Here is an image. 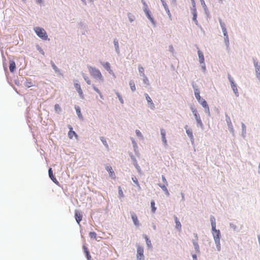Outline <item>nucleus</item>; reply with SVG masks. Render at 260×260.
I'll use <instances>...</instances> for the list:
<instances>
[{"label":"nucleus","mask_w":260,"mask_h":260,"mask_svg":"<svg viewBox=\"0 0 260 260\" xmlns=\"http://www.w3.org/2000/svg\"><path fill=\"white\" fill-rule=\"evenodd\" d=\"M146 14L148 17V18L152 22H154L153 18L151 17L149 12L148 10L145 11Z\"/></svg>","instance_id":"obj_30"},{"label":"nucleus","mask_w":260,"mask_h":260,"mask_svg":"<svg viewBox=\"0 0 260 260\" xmlns=\"http://www.w3.org/2000/svg\"><path fill=\"white\" fill-rule=\"evenodd\" d=\"M68 127L70 129V131L68 133V136L70 139H72L74 136H75L76 137H77V135L76 133L73 131V128L71 125H68Z\"/></svg>","instance_id":"obj_11"},{"label":"nucleus","mask_w":260,"mask_h":260,"mask_svg":"<svg viewBox=\"0 0 260 260\" xmlns=\"http://www.w3.org/2000/svg\"><path fill=\"white\" fill-rule=\"evenodd\" d=\"M90 74L95 78H98L101 81H103V77L100 70L95 68L91 66L88 67Z\"/></svg>","instance_id":"obj_1"},{"label":"nucleus","mask_w":260,"mask_h":260,"mask_svg":"<svg viewBox=\"0 0 260 260\" xmlns=\"http://www.w3.org/2000/svg\"><path fill=\"white\" fill-rule=\"evenodd\" d=\"M48 173H49V177L51 178V179L56 184H58V181L57 180V179L55 178V177L54 176L53 174V172H52V169L51 168H50L49 169V171H48Z\"/></svg>","instance_id":"obj_12"},{"label":"nucleus","mask_w":260,"mask_h":260,"mask_svg":"<svg viewBox=\"0 0 260 260\" xmlns=\"http://www.w3.org/2000/svg\"><path fill=\"white\" fill-rule=\"evenodd\" d=\"M161 178H162V181L164 182V184H168L166 178L165 177V176L164 175H162Z\"/></svg>","instance_id":"obj_44"},{"label":"nucleus","mask_w":260,"mask_h":260,"mask_svg":"<svg viewBox=\"0 0 260 260\" xmlns=\"http://www.w3.org/2000/svg\"><path fill=\"white\" fill-rule=\"evenodd\" d=\"M54 109L56 112L60 111V107L58 104H55L54 106Z\"/></svg>","instance_id":"obj_38"},{"label":"nucleus","mask_w":260,"mask_h":260,"mask_svg":"<svg viewBox=\"0 0 260 260\" xmlns=\"http://www.w3.org/2000/svg\"><path fill=\"white\" fill-rule=\"evenodd\" d=\"M137 257L138 259H141L144 258V249L142 246H137Z\"/></svg>","instance_id":"obj_5"},{"label":"nucleus","mask_w":260,"mask_h":260,"mask_svg":"<svg viewBox=\"0 0 260 260\" xmlns=\"http://www.w3.org/2000/svg\"><path fill=\"white\" fill-rule=\"evenodd\" d=\"M132 180L139 187H140L139 182L136 177H133Z\"/></svg>","instance_id":"obj_40"},{"label":"nucleus","mask_w":260,"mask_h":260,"mask_svg":"<svg viewBox=\"0 0 260 260\" xmlns=\"http://www.w3.org/2000/svg\"><path fill=\"white\" fill-rule=\"evenodd\" d=\"M254 64L256 72L260 75V66L258 64L257 62H254Z\"/></svg>","instance_id":"obj_24"},{"label":"nucleus","mask_w":260,"mask_h":260,"mask_svg":"<svg viewBox=\"0 0 260 260\" xmlns=\"http://www.w3.org/2000/svg\"><path fill=\"white\" fill-rule=\"evenodd\" d=\"M118 194L120 197H123L124 196L122 190L120 186L118 187Z\"/></svg>","instance_id":"obj_32"},{"label":"nucleus","mask_w":260,"mask_h":260,"mask_svg":"<svg viewBox=\"0 0 260 260\" xmlns=\"http://www.w3.org/2000/svg\"><path fill=\"white\" fill-rule=\"evenodd\" d=\"M168 184H164L163 185H159V186L162 188V189L165 191L166 194H167L168 196L169 195V192L166 187V186Z\"/></svg>","instance_id":"obj_23"},{"label":"nucleus","mask_w":260,"mask_h":260,"mask_svg":"<svg viewBox=\"0 0 260 260\" xmlns=\"http://www.w3.org/2000/svg\"><path fill=\"white\" fill-rule=\"evenodd\" d=\"M175 220L176 223V228L180 230L181 228V224L176 216H175Z\"/></svg>","instance_id":"obj_21"},{"label":"nucleus","mask_w":260,"mask_h":260,"mask_svg":"<svg viewBox=\"0 0 260 260\" xmlns=\"http://www.w3.org/2000/svg\"><path fill=\"white\" fill-rule=\"evenodd\" d=\"M74 86L76 90L79 93L80 97L83 98V94L80 85L78 83H75Z\"/></svg>","instance_id":"obj_10"},{"label":"nucleus","mask_w":260,"mask_h":260,"mask_svg":"<svg viewBox=\"0 0 260 260\" xmlns=\"http://www.w3.org/2000/svg\"><path fill=\"white\" fill-rule=\"evenodd\" d=\"M83 248L84 252H85V253L86 254L87 259L88 260H90L91 259V256L90 255L89 252L87 248L85 245H83Z\"/></svg>","instance_id":"obj_17"},{"label":"nucleus","mask_w":260,"mask_h":260,"mask_svg":"<svg viewBox=\"0 0 260 260\" xmlns=\"http://www.w3.org/2000/svg\"><path fill=\"white\" fill-rule=\"evenodd\" d=\"M136 133L138 136H140V137L142 136L141 133L139 130H136Z\"/></svg>","instance_id":"obj_46"},{"label":"nucleus","mask_w":260,"mask_h":260,"mask_svg":"<svg viewBox=\"0 0 260 260\" xmlns=\"http://www.w3.org/2000/svg\"><path fill=\"white\" fill-rule=\"evenodd\" d=\"M193 258L194 259H197V256H196V255H193Z\"/></svg>","instance_id":"obj_54"},{"label":"nucleus","mask_w":260,"mask_h":260,"mask_svg":"<svg viewBox=\"0 0 260 260\" xmlns=\"http://www.w3.org/2000/svg\"><path fill=\"white\" fill-rule=\"evenodd\" d=\"M104 138L103 137H102V138H101V140H102V141L103 142V144H104L105 146H106L107 147H108V145H107V144L106 141L105 140H104Z\"/></svg>","instance_id":"obj_45"},{"label":"nucleus","mask_w":260,"mask_h":260,"mask_svg":"<svg viewBox=\"0 0 260 260\" xmlns=\"http://www.w3.org/2000/svg\"><path fill=\"white\" fill-rule=\"evenodd\" d=\"M212 230V234L214 237V239L217 246L220 248V231L215 228V230Z\"/></svg>","instance_id":"obj_3"},{"label":"nucleus","mask_w":260,"mask_h":260,"mask_svg":"<svg viewBox=\"0 0 260 260\" xmlns=\"http://www.w3.org/2000/svg\"><path fill=\"white\" fill-rule=\"evenodd\" d=\"M38 2L41 3L42 2V0H37Z\"/></svg>","instance_id":"obj_56"},{"label":"nucleus","mask_w":260,"mask_h":260,"mask_svg":"<svg viewBox=\"0 0 260 260\" xmlns=\"http://www.w3.org/2000/svg\"><path fill=\"white\" fill-rule=\"evenodd\" d=\"M128 17L129 20V21L132 22H133L135 19V16L132 14L131 13L128 14Z\"/></svg>","instance_id":"obj_31"},{"label":"nucleus","mask_w":260,"mask_h":260,"mask_svg":"<svg viewBox=\"0 0 260 260\" xmlns=\"http://www.w3.org/2000/svg\"><path fill=\"white\" fill-rule=\"evenodd\" d=\"M52 66L54 69H55L56 68V67L55 66L54 63H52Z\"/></svg>","instance_id":"obj_52"},{"label":"nucleus","mask_w":260,"mask_h":260,"mask_svg":"<svg viewBox=\"0 0 260 260\" xmlns=\"http://www.w3.org/2000/svg\"><path fill=\"white\" fill-rule=\"evenodd\" d=\"M25 86L28 88L33 86V84L30 81H26L25 83Z\"/></svg>","instance_id":"obj_34"},{"label":"nucleus","mask_w":260,"mask_h":260,"mask_svg":"<svg viewBox=\"0 0 260 260\" xmlns=\"http://www.w3.org/2000/svg\"><path fill=\"white\" fill-rule=\"evenodd\" d=\"M194 247H195V248L196 249H198L199 248V246H198V244H197V243H194Z\"/></svg>","instance_id":"obj_49"},{"label":"nucleus","mask_w":260,"mask_h":260,"mask_svg":"<svg viewBox=\"0 0 260 260\" xmlns=\"http://www.w3.org/2000/svg\"><path fill=\"white\" fill-rule=\"evenodd\" d=\"M192 113L195 117V118L197 121V123L201 126H203V123L200 118L199 114L198 113L197 110L194 109L192 110Z\"/></svg>","instance_id":"obj_6"},{"label":"nucleus","mask_w":260,"mask_h":260,"mask_svg":"<svg viewBox=\"0 0 260 260\" xmlns=\"http://www.w3.org/2000/svg\"><path fill=\"white\" fill-rule=\"evenodd\" d=\"M193 20L194 21H196L197 20V14H196V12H194L193 17Z\"/></svg>","instance_id":"obj_48"},{"label":"nucleus","mask_w":260,"mask_h":260,"mask_svg":"<svg viewBox=\"0 0 260 260\" xmlns=\"http://www.w3.org/2000/svg\"><path fill=\"white\" fill-rule=\"evenodd\" d=\"M194 95L197 99V100L199 102H200V101L202 99H201V97L200 95V91L198 89H196L194 90Z\"/></svg>","instance_id":"obj_20"},{"label":"nucleus","mask_w":260,"mask_h":260,"mask_svg":"<svg viewBox=\"0 0 260 260\" xmlns=\"http://www.w3.org/2000/svg\"><path fill=\"white\" fill-rule=\"evenodd\" d=\"M129 86H130L131 90L133 91H134L136 90L135 84V83H134V82L133 81L131 80V81H129Z\"/></svg>","instance_id":"obj_27"},{"label":"nucleus","mask_w":260,"mask_h":260,"mask_svg":"<svg viewBox=\"0 0 260 260\" xmlns=\"http://www.w3.org/2000/svg\"><path fill=\"white\" fill-rule=\"evenodd\" d=\"M201 3H202V5H205V3L204 2V0H200Z\"/></svg>","instance_id":"obj_50"},{"label":"nucleus","mask_w":260,"mask_h":260,"mask_svg":"<svg viewBox=\"0 0 260 260\" xmlns=\"http://www.w3.org/2000/svg\"><path fill=\"white\" fill-rule=\"evenodd\" d=\"M34 30L40 38L44 40H48V35L44 29L40 27H36L34 28Z\"/></svg>","instance_id":"obj_2"},{"label":"nucleus","mask_w":260,"mask_h":260,"mask_svg":"<svg viewBox=\"0 0 260 260\" xmlns=\"http://www.w3.org/2000/svg\"><path fill=\"white\" fill-rule=\"evenodd\" d=\"M161 135L162 137H166V132L163 129H161L160 131Z\"/></svg>","instance_id":"obj_43"},{"label":"nucleus","mask_w":260,"mask_h":260,"mask_svg":"<svg viewBox=\"0 0 260 260\" xmlns=\"http://www.w3.org/2000/svg\"><path fill=\"white\" fill-rule=\"evenodd\" d=\"M139 71L140 73L141 76L144 77V75H145L144 74V69L142 67H139Z\"/></svg>","instance_id":"obj_29"},{"label":"nucleus","mask_w":260,"mask_h":260,"mask_svg":"<svg viewBox=\"0 0 260 260\" xmlns=\"http://www.w3.org/2000/svg\"><path fill=\"white\" fill-rule=\"evenodd\" d=\"M258 169H259V172L260 173V162L258 166Z\"/></svg>","instance_id":"obj_55"},{"label":"nucleus","mask_w":260,"mask_h":260,"mask_svg":"<svg viewBox=\"0 0 260 260\" xmlns=\"http://www.w3.org/2000/svg\"><path fill=\"white\" fill-rule=\"evenodd\" d=\"M162 140L163 142H164L166 145H167V140H166V137H162Z\"/></svg>","instance_id":"obj_47"},{"label":"nucleus","mask_w":260,"mask_h":260,"mask_svg":"<svg viewBox=\"0 0 260 260\" xmlns=\"http://www.w3.org/2000/svg\"><path fill=\"white\" fill-rule=\"evenodd\" d=\"M75 109H76L77 114L78 115L79 118L80 119H82L83 117H82V114L81 113V111H80V109L79 107L77 106V107H75Z\"/></svg>","instance_id":"obj_22"},{"label":"nucleus","mask_w":260,"mask_h":260,"mask_svg":"<svg viewBox=\"0 0 260 260\" xmlns=\"http://www.w3.org/2000/svg\"><path fill=\"white\" fill-rule=\"evenodd\" d=\"M143 77L144 83H145L146 84H149V80L147 77L145 75H144V77Z\"/></svg>","instance_id":"obj_37"},{"label":"nucleus","mask_w":260,"mask_h":260,"mask_svg":"<svg viewBox=\"0 0 260 260\" xmlns=\"http://www.w3.org/2000/svg\"><path fill=\"white\" fill-rule=\"evenodd\" d=\"M103 66L108 71H111L110 64L109 62L103 63Z\"/></svg>","instance_id":"obj_25"},{"label":"nucleus","mask_w":260,"mask_h":260,"mask_svg":"<svg viewBox=\"0 0 260 260\" xmlns=\"http://www.w3.org/2000/svg\"><path fill=\"white\" fill-rule=\"evenodd\" d=\"M186 133H187V134L188 135H190H190H192L191 133H190V132H189V130H187V131H186Z\"/></svg>","instance_id":"obj_51"},{"label":"nucleus","mask_w":260,"mask_h":260,"mask_svg":"<svg viewBox=\"0 0 260 260\" xmlns=\"http://www.w3.org/2000/svg\"><path fill=\"white\" fill-rule=\"evenodd\" d=\"M84 80L86 81L87 83L88 84H91V81L90 80L88 79V77H84Z\"/></svg>","instance_id":"obj_42"},{"label":"nucleus","mask_w":260,"mask_h":260,"mask_svg":"<svg viewBox=\"0 0 260 260\" xmlns=\"http://www.w3.org/2000/svg\"><path fill=\"white\" fill-rule=\"evenodd\" d=\"M114 45L115 46V48H116V49L117 50V51H118L119 50V46H118V41L117 40H115L114 41Z\"/></svg>","instance_id":"obj_36"},{"label":"nucleus","mask_w":260,"mask_h":260,"mask_svg":"<svg viewBox=\"0 0 260 260\" xmlns=\"http://www.w3.org/2000/svg\"><path fill=\"white\" fill-rule=\"evenodd\" d=\"M223 32V34L225 36H226V38L227 39H228V35H227V31H226V29L225 28V27H222V29Z\"/></svg>","instance_id":"obj_39"},{"label":"nucleus","mask_w":260,"mask_h":260,"mask_svg":"<svg viewBox=\"0 0 260 260\" xmlns=\"http://www.w3.org/2000/svg\"><path fill=\"white\" fill-rule=\"evenodd\" d=\"M89 236L92 239H95L96 237V234L94 232H90Z\"/></svg>","instance_id":"obj_33"},{"label":"nucleus","mask_w":260,"mask_h":260,"mask_svg":"<svg viewBox=\"0 0 260 260\" xmlns=\"http://www.w3.org/2000/svg\"><path fill=\"white\" fill-rule=\"evenodd\" d=\"M199 103L205 108V112L209 113L210 110L207 102L203 99L200 101V102Z\"/></svg>","instance_id":"obj_9"},{"label":"nucleus","mask_w":260,"mask_h":260,"mask_svg":"<svg viewBox=\"0 0 260 260\" xmlns=\"http://www.w3.org/2000/svg\"><path fill=\"white\" fill-rule=\"evenodd\" d=\"M75 216L76 221L78 224L82 219V214L81 212L76 210L75 212Z\"/></svg>","instance_id":"obj_7"},{"label":"nucleus","mask_w":260,"mask_h":260,"mask_svg":"<svg viewBox=\"0 0 260 260\" xmlns=\"http://www.w3.org/2000/svg\"><path fill=\"white\" fill-rule=\"evenodd\" d=\"M145 96L146 100L147 102H148V104L149 105V107L151 109H153L154 108L155 106H154V105L151 98L147 93L145 94Z\"/></svg>","instance_id":"obj_8"},{"label":"nucleus","mask_w":260,"mask_h":260,"mask_svg":"<svg viewBox=\"0 0 260 260\" xmlns=\"http://www.w3.org/2000/svg\"><path fill=\"white\" fill-rule=\"evenodd\" d=\"M191 1H192V3H193V4H195V3H194V0H191Z\"/></svg>","instance_id":"obj_57"},{"label":"nucleus","mask_w":260,"mask_h":260,"mask_svg":"<svg viewBox=\"0 0 260 260\" xmlns=\"http://www.w3.org/2000/svg\"><path fill=\"white\" fill-rule=\"evenodd\" d=\"M92 87H93V89H94V90H95L97 93H98L100 94V95L101 98H103V96H102V95L101 93L100 92V90H99V89H98V88H96V87L94 85H92Z\"/></svg>","instance_id":"obj_35"},{"label":"nucleus","mask_w":260,"mask_h":260,"mask_svg":"<svg viewBox=\"0 0 260 260\" xmlns=\"http://www.w3.org/2000/svg\"><path fill=\"white\" fill-rule=\"evenodd\" d=\"M16 69L15 62L11 60L10 61L9 69L11 72H13Z\"/></svg>","instance_id":"obj_16"},{"label":"nucleus","mask_w":260,"mask_h":260,"mask_svg":"<svg viewBox=\"0 0 260 260\" xmlns=\"http://www.w3.org/2000/svg\"><path fill=\"white\" fill-rule=\"evenodd\" d=\"M132 218L135 225L138 226L139 225V222L137 217V216L135 213L132 214Z\"/></svg>","instance_id":"obj_15"},{"label":"nucleus","mask_w":260,"mask_h":260,"mask_svg":"<svg viewBox=\"0 0 260 260\" xmlns=\"http://www.w3.org/2000/svg\"><path fill=\"white\" fill-rule=\"evenodd\" d=\"M220 24H221V26L222 28V27H225L224 24L223 23H221V22H220Z\"/></svg>","instance_id":"obj_53"},{"label":"nucleus","mask_w":260,"mask_h":260,"mask_svg":"<svg viewBox=\"0 0 260 260\" xmlns=\"http://www.w3.org/2000/svg\"><path fill=\"white\" fill-rule=\"evenodd\" d=\"M228 78H229V80L231 83V85L232 88L234 92L235 93L236 95L238 96V88L236 86V85L235 84L233 78L231 77V76L230 75H228Z\"/></svg>","instance_id":"obj_4"},{"label":"nucleus","mask_w":260,"mask_h":260,"mask_svg":"<svg viewBox=\"0 0 260 260\" xmlns=\"http://www.w3.org/2000/svg\"><path fill=\"white\" fill-rule=\"evenodd\" d=\"M151 207L152 213H154L156 210V208L155 207V202L153 200L151 201Z\"/></svg>","instance_id":"obj_26"},{"label":"nucleus","mask_w":260,"mask_h":260,"mask_svg":"<svg viewBox=\"0 0 260 260\" xmlns=\"http://www.w3.org/2000/svg\"><path fill=\"white\" fill-rule=\"evenodd\" d=\"M144 238L146 240V244L147 245V246L149 247H151L152 245H151V241L148 239L147 236L146 235L145 236Z\"/></svg>","instance_id":"obj_28"},{"label":"nucleus","mask_w":260,"mask_h":260,"mask_svg":"<svg viewBox=\"0 0 260 260\" xmlns=\"http://www.w3.org/2000/svg\"><path fill=\"white\" fill-rule=\"evenodd\" d=\"M106 169L109 172L110 176L114 178L115 173L112 169V168L111 166H107Z\"/></svg>","instance_id":"obj_14"},{"label":"nucleus","mask_w":260,"mask_h":260,"mask_svg":"<svg viewBox=\"0 0 260 260\" xmlns=\"http://www.w3.org/2000/svg\"><path fill=\"white\" fill-rule=\"evenodd\" d=\"M161 2L162 3V4L167 13L168 14V15H169V16L170 17H171V14L170 11L169 10V9L168 8L167 4H166V3L165 2L164 0H161Z\"/></svg>","instance_id":"obj_13"},{"label":"nucleus","mask_w":260,"mask_h":260,"mask_svg":"<svg viewBox=\"0 0 260 260\" xmlns=\"http://www.w3.org/2000/svg\"><path fill=\"white\" fill-rule=\"evenodd\" d=\"M117 95L119 100V101H120V102L123 104V100L122 98V97L120 95L119 93H117Z\"/></svg>","instance_id":"obj_41"},{"label":"nucleus","mask_w":260,"mask_h":260,"mask_svg":"<svg viewBox=\"0 0 260 260\" xmlns=\"http://www.w3.org/2000/svg\"><path fill=\"white\" fill-rule=\"evenodd\" d=\"M198 53L199 60H200V63H204V57L203 53L199 50L198 51Z\"/></svg>","instance_id":"obj_19"},{"label":"nucleus","mask_w":260,"mask_h":260,"mask_svg":"<svg viewBox=\"0 0 260 260\" xmlns=\"http://www.w3.org/2000/svg\"><path fill=\"white\" fill-rule=\"evenodd\" d=\"M210 221L211 223L212 230H215V228H216V220L214 216H211L210 217Z\"/></svg>","instance_id":"obj_18"}]
</instances>
